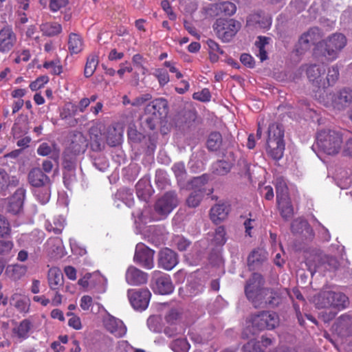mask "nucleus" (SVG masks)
<instances>
[{"instance_id":"nucleus-45","label":"nucleus","mask_w":352,"mask_h":352,"mask_svg":"<svg viewBox=\"0 0 352 352\" xmlns=\"http://www.w3.org/2000/svg\"><path fill=\"white\" fill-rule=\"evenodd\" d=\"M98 65V56L91 54L87 57V62L84 69V75L86 78L91 77L95 72Z\"/></svg>"},{"instance_id":"nucleus-55","label":"nucleus","mask_w":352,"mask_h":352,"mask_svg":"<svg viewBox=\"0 0 352 352\" xmlns=\"http://www.w3.org/2000/svg\"><path fill=\"white\" fill-rule=\"evenodd\" d=\"M172 170L175 173L178 183L182 185L186 177V172L184 163L179 162L175 164L172 167Z\"/></svg>"},{"instance_id":"nucleus-56","label":"nucleus","mask_w":352,"mask_h":352,"mask_svg":"<svg viewBox=\"0 0 352 352\" xmlns=\"http://www.w3.org/2000/svg\"><path fill=\"white\" fill-rule=\"evenodd\" d=\"M321 265L327 270H336L339 266V262L337 258L333 256H324L322 258Z\"/></svg>"},{"instance_id":"nucleus-6","label":"nucleus","mask_w":352,"mask_h":352,"mask_svg":"<svg viewBox=\"0 0 352 352\" xmlns=\"http://www.w3.org/2000/svg\"><path fill=\"white\" fill-rule=\"evenodd\" d=\"M241 28L240 23L234 19L219 18L213 25L217 36L223 42H229Z\"/></svg>"},{"instance_id":"nucleus-20","label":"nucleus","mask_w":352,"mask_h":352,"mask_svg":"<svg viewBox=\"0 0 352 352\" xmlns=\"http://www.w3.org/2000/svg\"><path fill=\"white\" fill-rule=\"evenodd\" d=\"M29 184L36 188L48 186L51 184L50 177L40 168H34L28 175Z\"/></svg>"},{"instance_id":"nucleus-5","label":"nucleus","mask_w":352,"mask_h":352,"mask_svg":"<svg viewBox=\"0 0 352 352\" xmlns=\"http://www.w3.org/2000/svg\"><path fill=\"white\" fill-rule=\"evenodd\" d=\"M346 43V37L342 34H334L320 43L319 47L322 55L329 60L337 58L340 52Z\"/></svg>"},{"instance_id":"nucleus-29","label":"nucleus","mask_w":352,"mask_h":352,"mask_svg":"<svg viewBox=\"0 0 352 352\" xmlns=\"http://www.w3.org/2000/svg\"><path fill=\"white\" fill-rule=\"evenodd\" d=\"M29 131L28 118L27 116L20 115L12 128V132L14 138H19L28 133Z\"/></svg>"},{"instance_id":"nucleus-46","label":"nucleus","mask_w":352,"mask_h":352,"mask_svg":"<svg viewBox=\"0 0 352 352\" xmlns=\"http://www.w3.org/2000/svg\"><path fill=\"white\" fill-rule=\"evenodd\" d=\"M155 111H157L160 120L166 119L169 111L168 101L163 98H155Z\"/></svg>"},{"instance_id":"nucleus-23","label":"nucleus","mask_w":352,"mask_h":352,"mask_svg":"<svg viewBox=\"0 0 352 352\" xmlns=\"http://www.w3.org/2000/svg\"><path fill=\"white\" fill-rule=\"evenodd\" d=\"M87 145L86 138L78 132L73 135L68 149L74 155H78L85 151Z\"/></svg>"},{"instance_id":"nucleus-15","label":"nucleus","mask_w":352,"mask_h":352,"mask_svg":"<svg viewBox=\"0 0 352 352\" xmlns=\"http://www.w3.org/2000/svg\"><path fill=\"white\" fill-rule=\"evenodd\" d=\"M333 328L335 333L340 338L352 336V317L346 314L341 315Z\"/></svg>"},{"instance_id":"nucleus-25","label":"nucleus","mask_w":352,"mask_h":352,"mask_svg":"<svg viewBox=\"0 0 352 352\" xmlns=\"http://www.w3.org/2000/svg\"><path fill=\"white\" fill-rule=\"evenodd\" d=\"M126 280L130 285H140L146 282L145 273L135 267H129L126 273Z\"/></svg>"},{"instance_id":"nucleus-4","label":"nucleus","mask_w":352,"mask_h":352,"mask_svg":"<svg viewBox=\"0 0 352 352\" xmlns=\"http://www.w3.org/2000/svg\"><path fill=\"white\" fill-rule=\"evenodd\" d=\"M249 322L252 324V334H256L261 331L272 330L278 327L279 317L275 312L263 311L252 314L249 318Z\"/></svg>"},{"instance_id":"nucleus-30","label":"nucleus","mask_w":352,"mask_h":352,"mask_svg":"<svg viewBox=\"0 0 352 352\" xmlns=\"http://www.w3.org/2000/svg\"><path fill=\"white\" fill-rule=\"evenodd\" d=\"M78 111V106L72 102L66 103L60 113V117L62 120H68L67 124L74 126L77 124V120L74 118Z\"/></svg>"},{"instance_id":"nucleus-58","label":"nucleus","mask_w":352,"mask_h":352,"mask_svg":"<svg viewBox=\"0 0 352 352\" xmlns=\"http://www.w3.org/2000/svg\"><path fill=\"white\" fill-rule=\"evenodd\" d=\"M37 153L41 156H47L52 153V157L56 160L58 157V153H54L53 148L47 143L43 142L37 148Z\"/></svg>"},{"instance_id":"nucleus-10","label":"nucleus","mask_w":352,"mask_h":352,"mask_svg":"<svg viewBox=\"0 0 352 352\" xmlns=\"http://www.w3.org/2000/svg\"><path fill=\"white\" fill-rule=\"evenodd\" d=\"M151 294L148 289H129L128 298L136 310H144L148 305Z\"/></svg>"},{"instance_id":"nucleus-63","label":"nucleus","mask_w":352,"mask_h":352,"mask_svg":"<svg viewBox=\"0 0 352 352\" xmlns=\"http://www.w3.org/2000/svg\"><path fill=\"white\" fill-rule=\"evenodd\" d=\"M243 352H263L261 349L260 344L254 340H250L243 346Z\"/></svg>"},{"instance_id":"nucleus-26","label":"nucleus","mask_w":352,"mask_h":352,"mask_svg":"<svg viewBox=\"0 0 352 352\" xmlns=\"http://www.w3.org/2000/svg\"><path fill=\"white\" fill-rule=\"evenodd\" d=\"M272 23L271 18L261 14H254L248 16L247 24L256 29H268Z\"/></svg>"},{"instance_id":"nucleus-7","label":"nucleus","mask_w":352,"mask_h":352,"mask_svg":"<svg viewBox=\"0 0 352 352\" xmlns=\"http://www.w3.org/2000/svg\"><path fill=\"white\" fill-rule=\"evenodd\" d=\"M178 199L175 192H168L155 202V220H162L177 206Z\"/></svg>"},{"instance_id":"nucleus-39","label":"nucleus","mask_w":352,"mask_h":352,"mask_svg":"<svg viewBox=\"0 0 352 352\" xmlns=\"http://www.w3.org/2000/svg\"><path fill=\"white\" fill-rule=\"evenodd\" d=\"M266 261L265 253L262 250L253 251L248 258L249 267L254 270Z\"/></svg>"},{"instance_id":"nucleus-50","label":"nucleus","mask_w":352,"mask_h":352,"mask_svg":"<svg viewBox=\"0 0 352 352\" xmlns=\"http://www.w3.org/2000/svg\"><path fill=\"white\" fill-rule=\"evenodd\" d=\"M154 102L151 101L144 109V119L148 127L151 129H154Z\"/></svg>"},{"instance_id":"nucleus-38","label":"nucleus","mask_w":352,"mask_h":352,"mask_svg":"<svg viewBox=\"0 0 352 352\" xmlns=\"http://www.w3.org/2000/svg\"><path fill=\"white\" fill-rule=\"evenodd\" d=\"M104 136L106 143L113 147L120 144L122 135L115 127H109Z\"/></svg>"},{"instance_id":"nucleus-1","label":"nucleus","mask_w":352,"mask_h":352,"mask_svg":"<svg viewBox=\"0 0 352 352\" xmlns=\"http://www.w3.org/2000/svg\"><path fill=\"white\" fill-rule=\"evenodd\" d=\"M313 302L318 309H334L341 311L349 305V298L342 292L322 289L314 296Z\"/></svg>"},{"instance_id":"nucleus-62","label":"nucleus","mask_w":352,"mask_h":352,"mask_svg":"<svg viewBox=\"0 0 352 352\" xmlns=\"http://www.w3.org/2000/svg\"><path fill=\"white\" fill-rule=\"evenodd\" d=\"M195 100L201 102H208L210 100L211 95L208 89H203L201 91L195 92L192 96Z\"/></svg>"},{"instance_id":"nucleus-53","label":"nucleus","mask_w":352,"mask_h":352,"mask_svg":"<svg viewBox=\"0 0 352 352\" xmlns=\"http://www.w3.org/2000/svg\"><path fill=\"white\" fill-rule=\"evenodd\" d=\"M204 196V194L201 192L192 191L186 199L187 206L190 208L197 207L200 204Z\"/></svg>"},{"instance_id":"nucleus-22","label":"nucleus","mask_w":352,"mask_h":352,"mask_svg":"<svg viewBox=\"0 0 352 352\" xmlns=\"http://www.w3.org/2000/svg\"><path fill=\"white\" fill-rule=\"evenodd\" d=\"M19 184V179L15 176H10L3 169L0 168V195L6 196L10 188H14Z\"/></svg>"},{"instance_id":"nucleus-52","label":"nucleus","mask_w":352,"mask_h":352,"mask_svg":"<svg viewBox=\"0 0 352 352\" xmlns=\"http://www.w3.org/2000/svg\"><path fill=\"white\" fill-rule=\"evenodd\" d=\"M30 327V322L27 320H24L21 322L19 326L13 329V333L20 338H26Z\"/></svg>"},{"instance_id":"nucleus-31","label":"nucleus","mask_w":352,"mask_h":352,"mask_svg":"<svg viewBox=\"0 0 352 352\" xmlns=\"http://www.w3.org/2000/svg\"><path fill=\"white\" fill-rule=\"evenodd\" d=\"M106 327L117 337H122L126 333V327L123 322L114 317L110 318L106 322Z\"/></svg>"},{"instance_id":"nucleus-9","label":"nucleus","mask_w":352,"mask_h":352,"mask_svg":"<svg viewBox=\"0 0 352 352\" xmlns=\"http://www.w3.org/2000/svg\"><path fill=\"white\" fill-rule=\"evenodd\" d=\"M26 190L20 187L5 200L6 201V211L13 215H19L23 211V204L25 199Z\"/></svg>"},{"instance_id":"nucleus-60","label":"nucleus","mask_w":352,"mask_h":352,"mask_svg":"<svg viewBox=\"0 0 352 352\" xmlns=\"http://www.w3.org/2000/svg\"><path fill=\"white\" fill-rule=\"evenodd\" d=\"M339 77V70L336 66H332L329 69L327 76V81H326V87L333 85L338 79Z\"/></svg>"},{"instance_id":"nucleus-8","label":"nucleus","mask_w":352,"mask_h":352,"mask_svg":"<svg viewBox=\"0 0 352 352\" xmlns=\"http://www.w3.org/2000/svg\"><path fill=\"white\" fill-rule=\"evenodd\" d=\"M265 279L258 273H253L252 276L247 280L245 285V294L247 298L252 304L256 300L261 292L266 288L264 287Z\"/></svg>"},{"instance_id":"nucleus-48","label":"nucleus","mask_w":352,"mask_h":352,"mask_svg":"<svg viewBox=\"0 0 352 352\" xmlns=\"http://www.w3.org/2000/svg\"><path fill=\"white\" fill-rule=\"evenodd\" d=\"M146 206H144V209L142 210L140 215V220L146 224L148 223L153 222L154 219V214H153V204H146Z\"/></svg>"},{"instance_id":"nucleus-17","label":"nucleus","mask_w":352,"mask_h":352,"mask_svg":"<svg viewBox=\"0 0 352 352\" xmlns=\"http://www.w3.org/2000/svg\"><path fill=\"white\" fill-rule=\"evenodd\" d=\"M331 104L333 109L341 111L348 107L352 102V90L343 89L331 98Z\"/></svg>"},{"instance_id":"nucleus-37","label":"nucleus","mask_w":352,"mask_h":352,"mask_svg":"<svg viewBox=\"0 0 352 352\" xmlns=\"http://www.w3.org/2000/svg\"><path fill=\"white\" fill-rule=\"evenodd\" d=\"M223 145L222 135L219 132H212L209 134L207 141V148L210 151H217Z\"/></svg>"},{"instance_id":"nucleus-43","label":"nucleus","mask_w":352,"mask_h":352,"mask_svg":"<svg viewBox=\"0 0 352 352\" xmlns=\"http://www.w3.org/2000/svg\"><path fill=\"white\" fill-rule=\"evenodd\" d=\"M41 31L43 34L47 36H54L60 33L62 27L60 24L56 22H47L40 25Z\"/></svg>"},{"instance_id":"nucleus-34","label":"nucleus","mask_w":352,"mask_h":352,"mask_svg":"<svg viewBox=\"0 0 352 352\" xmlns=\"http://www.w3.org/2000/svg\"><path fill=\"white\" fill-rule=\"evenodd\" d=\"M10 304L21 312H26L29 309L30 300L20 292H14L10 297Z\"/></svg>"},{"instance_id":"nucleus-11","label":"nucleus","mask_w":352,"mask_h":352,"mask_svg":"<svg viewBox=\"0 0 352 352\" xmlns=\"http://www.w3.org/2000/svg\"><path fill=\"white\" fill-rule=\"evenodd\" d=\"M16 35L10 25H4L0 30V52L8 53L10 52L16 43Z\"/></svg>"},{"instance_id":"nucleus-3","label":"nucleus","mask_w":352,"mask_h":352,"mask_svg":"<svg viewBox=\"0 0 352 352\" xmlns=\"http://www.w3.org/2000/svg\"><path fill=\"white\" fill-rule=\"evenodd\" d=\"M344 135L339 131L324 129L318 133L317 145L328 155H336L342 148Z\"/></svg>"},{"instance_id":"nucleus-51","label":"nucleus","mask_w":352,"mask_h":352,"mask_svg":"<svg viewBox=\"0 0 352 352\" xmlns=\"http://www.w3.org/2000/svg\"><path fill=\"white\" fill-rule=\"evenodd\" d=\"M239 155L240 153L234 147V143L230 142V146L223 153L224 158L223 160H227V162H230V164L233 165Z\"/></svg>"},{"instance_id":"nucleus-33","label":"nucleus","mask_w":352,"mask_h":352,"mask_svg":"<svg viewBox=\"0 0 352 352\" xmlns=\"http://www.w3.org/2000/svg\"><path fill=\"white\" fill-rule=\"evenodd\" d=\"M48 283L51 289L56 291L63 283V275L56 267L50 269L48 272Z\"/></svg>"},{"instance_id":"nucleus-42","label":"nucleus","mask_w":352,"mask_h":352,"mask_svg":"<svg viewBox=\"0 0 352 352\" xmlns=\"http://www.w3.org/2000/svg\"><path fill=\"white\" fill-rule=\"evenodd\" d=\"M83 48V42L80 35L72 33L69 36L68 49L72 54H78Z\"/></svg>"},{"instance_id":"nucleus-59","label":"nucleus","mask_w":352,"mask_h":352,"mask_svg":"<svg viewBox=\"0 0 352 352\" xmlns=\"http://www.w3.org/2000/svg\"><path fill=\"white\" fill-rule=\"evenodd\" d=\"M214 241L218 245H223L226 243V231L223 226H219L216 228L214 234Z\"/></svg>"},{"instance_id":"nucleus-27","label":"nucleus","mask_w":352,"mask_h":352,"mask_svg":"<svg viewBox=\"0 0 352 352\" xmlns=\"http://www.w3.org/2000/svg\"><path fill=\"white\" fill-rule=\"evenodd\" d=\"M291 230L294 234H302L305 237L313 235V230L308 222L301 218L296 219L292 221Z\"/></svg>"},{"instance_id":"nucleus-12","label":"nucleus","mask_w":352,"mask_h":352,"mask_svg":"<svg viewBox=\"0 0 352 352\" xmlns=\"http://www.w3.org/2000/svg\"><path fill=\"white\" fill-rule=\"evenodd\" d=\"M280 302L279 293L274 289L265 288L253 305L255 307H265L267 305L276 307Z\"/></svg>"},{"instance_id":"nucleus-49","label":"nucleus","mask_w":352,"mask_h":352,"mask_svg":"<svg viewBox=\"0 0 352 352\" xmlns=\"http://www.w3.org/2000/svg\"><path fill=\"white\" fill-rule=\"evenodd\" d=\"M276 200L280 199L288 198L287 196V187L285 180L283 178H277L276 180Z\"/></svg>"},{"instance_id":"nucleus-40","label":"nucleus","mask_w":352,"mask_h":352,"mask_svg":"<svg viewBox=\"0 0 352 352\" xmlns=\"http://www.w3.org/2000/svg\"><path fill=\"white\" fill-rule=\"evenodd\" d=\"M281 217L285 220L289 219L294 214V208L289 198L276 200Z\"/></svg>"},{"instance_id":"nucleus-32","label":"nucleus","mask_w":352,"mask_h":352,"mask_svg":"<svg viewBox=\"0 0 352 352\" xmlns=\"http://www.w3.org/2000/svg\"><path fill=\"white\" fill-rule=\"evenodd\" d=\"M157 292L162 295L170 294L173 291V285L170 278L167 274H162L157 277L155 281Z\"/></svg>"},{"instance_id":"nucleus-28","label":"nucleus","mask_w":352,"mask_h":352,"mask_svg":"<svg viewBox=\"0 0 352 352\" xmlns=\"http://www.w3.org/2000/svg\"><path fill=\"white\" fill-rule=\"evenodd\" d=\"M91 147L94 151H100L105 146L104 133H102L97 128L90 129Z\"/></svg>"},{"instance_id":"nucleus-24","label":"nucleus","mask_w":352,"mask_h":352,"mask_svg":"<svg viewBox=\"0 0 352 352\" xmlns=\"http://www.w3.org/2000/svg\"><path fill=\"white\" fill-rule=\"evenodd\" d=\"M229 212V204L226 203L217 204L210 209V219L214 223L217 224L226 219Z\"/></svg>"},{"instance_id":"nucleus-2","label":"nucleus","mask_w":352,"mask_h":352,"mask_svg":"<svg viewBox=\"0 0 352 352\" xmlns=\"http://www.w3.org/2000/svg\"><path fill=\"white\" fill-rule=\"evenodd\" d=\"M266 151L274 160L283 157L285 151L284 129L281 124L272 123L268 127Z\"/></svg>"},{"instance_id":"nucleus-19","label":"nucleus","mask_w":352,"mask_h":352,"mask_svg":"<svg viewBox=\"0 0 352 352\" xmlns=\"http://www.w3.org/2000/svg\"><path fill=\"white\" fill-rule=\"evenodd\" d=\"M324 73L325 68L322 65H311L307 69V78L318 87H326V81L322 77Z\"/></svg>"},{"instance_id":"nucleus-41","label":"nucleus","mask_w":352,"mask_h":352,"mask_svg":"<svg viewBox=\"0 0 352 352\" xmlns=\"http://www.w3.org/2000/svg\"><path fill=\"white\" fill-rule=\"evenodd\" d=\"M26 272L27 267L23 265H10L6 270V274L14 280L21 279Z\"/></svg>"},{"instance_id":"nucleus-64","label":"nucleus","mask_w":352,"mask_h":352,"mask_svg":"<svg viewBox=\"0 0 352 352\" xmlns=\"http://www.w3.org/2000/svg\"><path fill=\"white\" fill-rule=\"evenodd\" d=\"M48 81L49 78L47 76H41L30 83V88L32 91H36L43 87Z\"/></svg>"},{"instance_id":"nucleus-57","label":"nucleus","mask_w":352,"mask_h":352,"mask_svg":"<svg viewBox=\"0 0 352 352\" xmlns=\"http://www.w3.org/2000/svg\"><path fill=\"white\" fill-rule=\"evenodd\" d=\"M172 349L175 352H188L190 344L186 339H177L172 343Z\"/></svg>"},{"instance_id":"nucleus-54","label":"nucleus","mask_w":352,"mask_h":352,"mask_svg":"<svg viewBox=\"0 0 352 352\" xmlns=\"http://www.w3.org/2000/svg\"><path fill=\"white\" fill-rule=\"evenodd\" d=\"M232 166L230 162L221 160L213 164V169L217 174L223 175L230 170Z\"/></svg>"},{"instance_id":"nucleus-13","label":"nucleus","mask_w":352,"mask_h":352,"mask_svg":"<svg viewBox=\"0 0 352 352\" xmlns=\"http://www.w3.org/2000/svg\"><path fill=\"white\" fill-rule=\"evenodd\" d=\"M236 11V5L229 1L212 4L208 8V14L210 16H232Z\"/></svg>"},{"instance_id":"nucleus-61","label":"nucleus","mask_w":352,"mask_h":352,"mask_svg":"<svg viewBox=\"0 0 352 352\" xmlns=\"http://www.w3.org/2000/svg\"><path fill=\"white\" fill-rule=\"evenodd\" d=\"M173 242L179 251L186 250L190 245V242L188 239L181 236H176L173 239Z\"/></svg>"},{"instance_id":"nucleus-36","label":"nucleus","mask_w":352,"mask_h":352,"mask_svg":"<svg viewBox=\"0 0 352 352\" xmlns=\"http://www.w3.org/2000/svg\"><path fill=\"white\" fill-rule=\"evenodd\" d=\"M117 200L123 202L128 207H131L134 204L133 190L126 188L119 189L115 194V201Z\"/></svg>"},{"instance_id":"nucleus-44","label":"nucleus","mask_w":352,"mask_h":352,"mask_svg":"<svg viewBox=\"0 0 352 352\" xmlns=\"http://www.w3.org/2000/svg\"><path fill=\"white\" fill-rule=\"evenodd\" d=\"M208 182V177L203 175L199 177H194L190 182L188 183L187 188L192 189V191H199L205 194L204 186Z\"/></svg>"},{"instance_id":"nucleus-16","label":"nucleus","mask_w":352,"mask_h":352,"mask_svg":"<svg viewBox=\"0 0 352 352\" xmlns=\"http://www.w3.org/2000/svg\"><path fill=\"white\" fill-rule=\"evenodd\" d=\"M320 38L319 29L318 28H310L300 37L297 52L300 54L303 53L309 49L311 45L314 44Z\"/></svg>"},{"instance_id":"nucleus-35","label":"nucleus","mask_w":352,"mask_h":352,"mask_svg":"<svg viewBox=\"0 0 352 352\" xmlns=\"http://www.w3.org/2000/svg\"><path fill=\"white\" fill-rule=\"evenodd\" d=\"M270 41V38L260 36L255 41V54L261 62L267 60L268 58L266 47L269 45Z\"/></svg>"},{"instance_id":"nucleus-21","label":"nucleus","mask_w":352,"mask_h":352,"mask_svg":"<svg viewBox=\"0 0 352 352\" xmlns=\"http://www.w3.org/2000/svg\"><path fill=\"white\" fill-rule=\"evenodd\" d=\"M177 263V254L169 248H165L159 253L158 265L166 270H172Z\"/></svg>"},{"instance_id":"nucleus-14","label":"nucleus","mask_w":352,"mask_h":352,"mask_svg":"<svg viewBox=\"0 0 352 352\" xmlns=\"http://www.w3.org/2000/svg\"><path fill=\"white\" fill-rule=\"evenodd\" d=\"M153 250L144 244L136 246L134 260L147 269H152Z\"/></svg>"},{"instance_id":"nucleus-47","label":"nucleus","mask_w":352,"mask_h":352,"mask_svg":"<svg viewBox=\"0 0 352 352\" xmlns=\"http://www.w3.org/2000/svg\"><path fill=\"white\" fill-rule=\"evenodd\" d=\"M65 226V219L58 217L55 219L53 223L47 222L45 224V228L48 232H53L55 234H59L62 232Z\"/></svg>"},{"instance_id":"nucleus-18","label":"nucleus","mask_w":352,"mask_h":352,"mask_svg":"<svg viewBox=\"0 0 352 352\" xmlns=\"http://www.w3.org/2000/svg\"><path fill=\"white\" fill-rule=\"evenodd\" d=\"M136 192L138 197L145 201L146 204L154 203L153 197V189L151 181L147 178L141 179L136 184Z\"/></svg>"}]
</instances>
